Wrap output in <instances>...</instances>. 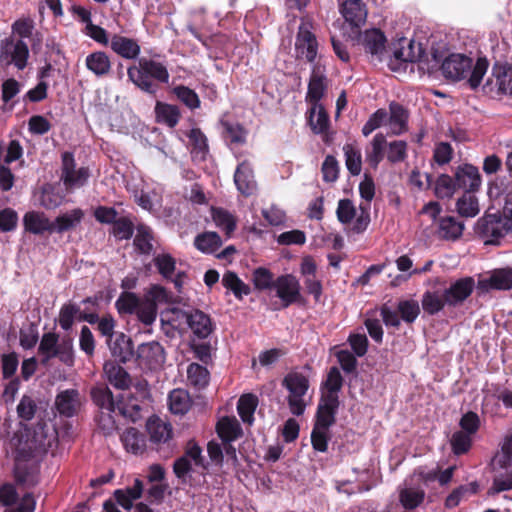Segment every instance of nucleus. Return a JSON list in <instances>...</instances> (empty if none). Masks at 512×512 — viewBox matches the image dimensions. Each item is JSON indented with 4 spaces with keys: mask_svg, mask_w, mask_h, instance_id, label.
<instances>
[{
    "mask_svg": "<svg viewBox=\"0 0 512 512\" xmlns=\"http://www.w3.org/2000/svg\"><path fill=\"white\" fill-rule=\"evenodd\" d=\"M487 69L488 61L485 58H479L473 66L472 59L463 54H451L441 65L447 79L459 81L469 76L468 83L473 89L480 85Z\"/></svg>",
    "mask_w": 512,
    "mask_h": 512,
    "instance_id": "f257e3e1",
    "label": "nucleus"
},
{
    "mask_svg": "<svg viewBox=\"0 0 512 512\" xmlns=\"http://www.w3.org/2000/svg\"><path fill=\"white\" fill-rule=\"evenodd\" d=\"M187 326L199 338H206L212 332V323L209 316L200 310L190 312Z\"/></svg>",
    "mask_w": 512,
    "mask_h": 512,
    "instance_id": "c756f323",
    "label": "nucleus"
},
{
    "mask_svg": "<svg viewBox=\"0 0 512 512\" xmlns=\"http://www.w3.org/2000/svg\"><path fill=\"white\" fill-rule=\"evenodd\" d=\"M127 75L139 89L149 94H155L157 91V86L151 79L168 83L170 77L168 69L163 63L146 58L140 59L138 66L129 67Z\"/></svg>",
    "mask_w": 512,
    "mask_h": 512,
    "instance_id": "7ed1b4c3",
    "label": "nucleus"
},
{
    "mask_svg": "<svg viewBox=\"0 0 512 512\" xmlns=\"http://www.w3.org/2000/svg\"><path fill=\"white\" fill-rule=\"evenodd\" d=\"M193 465H202L201 449L194 442H189L185 454L174 463V473L179 479L186 482Z\"/></svg>",
    "mask_w": 512,
    "mask_h": 512,
    "instance_id": "f8f14e48",
    "label": "nucleus"
},
{
    "mask_svg": "<svg viewBox=\"0 0 512 512\" xmlns=\"http://www.w3.org/2000/svg\"><path fill=\"white\" fill-rule=\"evenodd\" d=\"M282 385L288 391L287 401L291 413L296 416L302 415L308 405V378L300 372L292 371L283 378Z\"/></svg>",
    "mask_w": 512,
    "mask_h": 512,
    "instance_id": "39448f33",
    "label": "nucleus"
},
{
    "mask_svg": "<svg viewBox=\"0 0 512 512\" xmlns=\"http://www.w3.org/2000/svg\"><path fill=\"white\" fill-rule=\"evenodd\" d=\"M84 212L80 208H75L69 212L59 215L55 221L54 232L63 233L75 228L83 219Z\"/></svg>",
    "mask_w": 512,
    "mask_h": 512,
    "instance_id": "c9c22d12",
    "label": "nucleus"
},
{
    "mask_svg": "<svg viewBox=\"0 0 512 512\" xmlns=\"http://www.w3.org/2000/svg\"><path fill=\"white\" fill-rule=\"evenodd\" d=\"M339 407V400L320 398L315 426L322 428H330L335 423V414Z\"/></svg>",
    "mask_w": 512,
    "mask_h": 512,
    "instance_id": "aec40b11",
    "label": "nucleus"
},
{
    "mask_svg": "<svg viewBox=\"0 0 512 512\" xmlns=\"http://www.w3.org/2000/svg\"><path fill=\"white\" fill-rule=\"evenodd\" d=\"M111 49L125 59H136L141 51L136 40L121 35H114L110 41Z\"/></svg>",
    "mask_w": 512,
    "mask_h": 512,
    "instance_id": "412c9836",
    "label": "nucleus"
},
{
    "mask_svg": "<svg viewBox=\"0 0 512 512\" xmlns=\"http://www.w3.org/2000/svg\"><path fill=\"white\" fill-rule=\"evenodd\" d=\"M84 402V397L76 389H66L57 394L55 406L57 411L66 417H72L79 413Z\"/></svg>",
    "mask_w": 512,
    "mask_h": 512,
    "instance_id": "ddd939ff",
    "label": "nucleus"
},
{
    "mask_svg": "<svg viewBox=\"0 0 512 512\" xmlns=\"http://www.w3.org/2000/svg\"><path fill=\"white\" fill-rule=\"evenodd\" d=\"M23 225L27 232L35 235L54 232L52 221L43 212L39 211H28L25 213Z\"/></svg>",
    "mask_w": 512,
    "mask_h": 512,
    "instance_id": "dca6fc26",
    "label": "nucleus"
},
{
    "mask_svg": "<svg viewBox=\"0 0 512 512\" xmlns=\"http://www.w3.org/2000/svg\"><path fill=\"white\" fill-rule=\"evenodd\" d=\"M401 48L394 51V56L397 60L403 62H416L420 61L423 55V50L419 43L413 40L403 39L400 42Z\"/></svg>",
    "mask_w": 512,
    "mask_h": 512,
    "instance_id": "72a5a7b5",
    "label": "nucleus"
},
{
    "mask_svg": "<svg viewBox=\"0 0 512 512\" xmlns=\"http://www.w3.org/2000/svg\"><path fill=\"white\" fill-rule=\"evenodd\" d=\"M216 430L224 443L232 442L242 434L241 426L235 417H222L219 419Z\"/></svg>",
    "mask_w": 512,
    "mask_h": 512,
    "instance_id": "c85d7f7f",
    "label": "nucleus"
},
{
    "mask_svg": "<svg viewBox=\"0 0 512 512\" xmlns=\"http://www.w3.org/2000/svg\"><path fill=\"white\" fill-rule=\"evenodd\" d=\"M387 145L385 136L377 133L370 142V148L366 151V161L373 168H376L384 158V151Z\"/></svg>",
    "mask_w": 512,
    "mask_h": 512,
    "instance_id": "e433bc0d",
    "label": "nucleus"
},
{
    "mask_svg": "<svg viewBox=\"0 0 512 512\" xmlns=\"http://www.w3.org/2000/svg\"><path fill=\"white\" fill-rule=\"evenodd\" d=\"M258 399L252 394L242 395L238 401L237 410L244 423L252 424Z\"/></svg>",
    "mask_w": 512,
    "mask_h": 512,
    "instance_id": "a18cd8bd",
    "label": "nucleus"
},
{
    "mask_svg": "<svg viewBox=\"0 0 512 512\" xmlns=\"http://www.w3.org/2000/svg\"><path fill=\"white\" fill-rule=\"evenodd\" d=\"M222 285L230 290L237 299L250 294V287L245 284L236 273L227 271L222 277Z\"/></svg>",
    "mask_w": 512,
    "mask_h": 512,
    "instance_id": "a19ab883",
    "label": "nucleus"
},
{
    "mask_svg": "<svg viewBox=\"0 0 512 512\" xmlns=\"http://www.w3.org/2000/svg\"><path fill=\"white\" fill-rule=\"evenodd\" d=\"M511 229L510 219L498 213L485 214L476 224V232L485 239V243H495Z\"/></svg>",
    "mask_w": 512,
    "mask_h": 512,
    "instance_id": "423d86ee",
    "label": "nucleus"
},
{
    "mask_svg": "<svg viewBox=\"0 0 512 512\" xmlns=\"http://www.w3.org/2000/svg\"><path fill=\"white\" fill-rule=\"evenodd\" d=\"M296 57L313 62L318 52V42L315 35L310 31L307 23H302L299 27L295 41Z\"/></svg>",
    "mask_w": 512,
    "mask_h": 512,
    "instance_id": "9d476101",
    "label": "nucleus"
},
{
    "mask_svg": "<svg viewBox=\"0 0 512 512\" xmlns=\"http://www.w3.org/2000/svg\"><path fill=\"white\" fill-rule=\"evenodd\" d=\"M457 210L461 216L475 217L480 211L477 198L470 193H465L457 201Z\"/></svg>",
    "mask_w": 512,
    "mask_h": 512,
    "instance_id": "603ef678",
    "label": "nucleus"
},
{
    "mask_svg": "<svg viewBox=\"0 0 512 512\" xmlns=\"http://www.w3.org/2000/svg\"><path fill=\"white\" fill-rule=\"evenodd\" d=\"M457 188L467 192L475 191L481 185V176L478 169L470 164L459 167L455 173Z\"/></svg>",
    "mask_w": 512,
    "mask_h": 512,
    "instance_id": "a211bd4d",
    "label": "nucleus"
},
{
    "mask_svg": "<svg viewBox=\"0 0 512 512\" xmlns=\"http://www.w3.org/2000/svg\"><path fill=\"white\" fill-rule=\"evenodd\" d=\"M147 430L153 443H166L172 438L173 430L170 423L157 417H151L147 421Z\"/></svg>",
    "mask_w": 512,
    "mask_h": 512,
    "instance_id": "b1692460",
    "label": "nucleus"
},
{
    "mask_svg": "<svg viewBox=\"0 0 512 512\" xmlns=\"http://www.w3.org/2000/svg\"><path fill=\"white\" fill-rule=\"evenodd\" d=\"M190 404L189 394L183 389H174L168 396V406L173 414H185Z\"/></svg>",
    "mask_w": 512,
    "mask_h": 512,
    "instance_id": "ea45409f",
    "label": "nucleus"
},
{
    "mask_svg": "<svg viewBox=\"0 0 512 512\" xmlns=\"http://www.w3.org/2000/svg\"><path fill=\"white\" fill-rule=\"evenodd\" d=\"M277 296L284 306H288L300 298V284L295 276L286 274L278 277L274 282Z\"/></svg>",
    "mask_w": 512,
    "mask_h": 512,
    "instance_id": "4468645a",
    "label": "nucleus"
},
{
    "mask_svg": "<svg viewBox=\"0 0 512 512\" xmlns=\"http://www.w3.org/2000/svg\"><path fill=\"white\" fill-rule=\"evenodd\" d=\"M362 43L366 52H369L371 55L381 56L385 51L386 38L380 30L372 29L363 34Z\"/></svg>",
    "mask_w": 512,
    "mask_h": 512,
    "instance_id": "473e14b6",
    "label": "nucleus"
},
{
    "mask_svg": "<svg viewBox=\"0 0 512 512\" xmlns=\"http://www.w3.org/2000/svg\"><path fill=\"white\" fill-rule=\"evenodd\" d=\"M342 385L343 378L339 369L337 367H332L328 372L326 381L323 383L321 397L327 399L328 397H331L333 400H339L338 394Z\"/></svg>",
    "mask_w": 512,
    "mask_h": 512,
    "instance_id": "f704fd0d",
    "label": "nucleus"
},
{
    "mask_svg": "<svg viewBox=\"0 0 512 512\" xmlns=\"http://www.w3.org/2000/svg\"><path fill=\"white\" fill-rule=\"evenodd\" d=\"M386 122L387 112L384 109H378L369 117L368 121L364 124L362 128L363 135H370L377 128L386 125Z\"/></svg>",
    "mask_w": 512,
    "mask_h": 512,
    "instance_id": "0e129e2a",
    "label": "nucleus"
},
{
    "mask_svg": "<svg viewBox=\"0 0 512 512\" xmlns=\"http://www.w3.org/2000/svg\"><path fill=\"white\" fill-rule=\"evenodd\" d=\"M194 245L203 253H213L220 248L222 241L216 232H205L195 238Z\"/></svg>",
    "mask_w": 512,
    "mask_h": 512,
    "instance_id": "de8ad7c7",
    "label": "nucleus"
},
{
    "mask_svg": "<svg viewBox=\"0 0 512 512\" xmlns=\"http://www.w3.org/2000/svg\"><path fill=\"white\" fill-rule=\"evenodd\" d=\"M138 357L151 369L162 366L165 362V352L158 342L144 343L138 347Z\"/></svg>",
    "mask_w": 512,
    "mask_h": 512,
    "instance_id": "f3484780",
    "label": "nucleus"
},
{
    "mask_svg": "<svg viewBox=\"0 0 512 512\" xmlns=\"http://www.w3.org/2000/svg\"><path fill=\"white\" fill-rule=\"evenodd\" d=\"M456 188V178L453 180L448 175H441L436 181L435 193L440 198H449L454 194Z\"/></svg>",
    "mask_w": 512,
    "mask_h": 512,
    "instance_id": "e2e57ef3",
    "label": "nucleus"
},
{
    "mask_svg": "<svg viewBox=\"0 0 512 512\" xmlns=\"http://www.w3.org/2000/svg\"><path fill=\"white\" fill-rule=\"evenodd\" d=\"M134 314L143 324L151 325L156 320L157 308L149 300L142 298Z\"/></svg>",
    "mask_w": 512,
    "mask_h": 512,
    "instance_id": "864d4df0",
    "label": "nucleus"
},
{
    "mask_svg": "<svg viewBox=\"0 0 512 512\" xmlns=\"http://www.w3.org/2000/svg\"><path fill=\"white\" fill-rule=\"evenodd\" d=\"M386 126L392 135H400L408 129V112L398 103L389 105Z\"/></svg>",
    "mask_w": 512,
    "mask_h": 512,
    "instance_id": "6ab92c4d",
    "label": "nucleus"
},
{
    "mask_svg": "<svg viewBox=\"0 0 512 512\" xmlns=\"http://www.w3.org/2000/svg\"><path fill=\"white\" fill-rule=\"evenodd\" d=\"M187 379L190 385L202 389L209 382V372L205 367L197 363H191L187 368Z\"/></svg>",
    "mask_w": 512,
    "mask_h": 512,
    "instance_id": "09e8293b",
    "label": "nucleus"
},
{
    "mask_svg": "<svg viewBox=\"0 0 512 512\" xmlns=\"http://www.w3.org/2000/svg\"><path fill=\"white\" fill-rule=\"evenodd\" d=\"M189 314L180 308L166 309L161 314L163 324H169L172 328L183 329L188 322Z\"/></svg>",
    "mask_w": 512,
    "mask_h": 512,
    "instance_id": "49530a36",
    "label": "nucleus"
},
{
    "mask_svg": "<svg viewBox=\"0 0 512 512\" xmlns=\"http://www.w3.org/2000/svg\"><path fill=\"white\" fill-rule=\"evenodd\" d=\"M85 66L95 76L104 77L111 71L112 64L105 52L95 51L87 55Z\"/></svg>",
    "mask_w": 512,
    "mask_h": 512,
    "instance_id": "393cba45",
    "label": "nucleus"
},
{
    "mask_svg": "<svg viewBox=\"0 0 512 512\" xmlns=\"http://www.w3.org/2000/svg\"><path fill=\"white\" fill-rule=\"evenodd\" d=\"M463 229L462 222L452 216H447L440 220L438 233L444 239L455 240L462 235Z\"/></svg>",
    "mask_w": 512,
    "mask_h": 512,
    "instance_id": "58836bf2",
    "label": "nucleus"
},
{
    "mask_svg": "<svg viewBox=\"0 0 512 512\" xmlns=\"http://www.w3.org/2000/svg\"><path fill=\"white\" fill-rule=\"evenodd\" d=\"M337 218L343 224L353 223V231L361 233L370 223L369 204H360L357 211L353 202L349 199H341L338 202Z\"/></svg>",
    "mask_w": 512,
    "mask_h": 512,
    "instance_id": "0eeeda50",
    "label": "nucleus"
},
{
    "mask_svg": "<svg viewBox=\"0 0 512 512\" xmlns=\"http://www.w3.org/2000/svg\"><path fill=\"white\" fill-rule=\"evenodd\" d=\"M141 298L132 292H123L115 305L120 314H134Z\"/></svg>",
    "mask_w": 512,
    "mask_h": 512,
    "instance_id": "5fc2aeb1",
    "label": "nucleus"
},
{
    "mask_svg": "<svg viewBox=\"0 0 512 512\" xmlns=\"http://www.w3.org/2000/svg\"><path fill=\"white\" fill-rule=\"evenodd\" d=\"M29 49L23 40L5 38L0 42V65L8 67L14 65L23 70L27 65Z\"/></svg>",
    "mask_w": 512,
    "mask_h": 512,
    "instance_id": "6e6552de",
    "label": "nucleus"
},
{
    "mask_svg": "<svg viewBox=\"0 0 512 512\" xmlns=\"http://www.w3.org/2000/svg\"><path fill=\"white\" fill-rule=\"evenodd\" d=\"M38 353L42 356V363L47 364L52 358H58L61 362L71 366L73 364V342L64 337L61 340L56 333H44L38 347Z\"/></svg>",
    "mask_w": 512,
    "mask_h": 512,
    "instance_id": "20e7f679",
    "label": "nucleus"
},
{
    "mask_svg": "<svg viewBox=\"0 0 512 512\" xmlns=\"http://www.w3.org/2000/svg\"><path fill=\"white\" fill-rule=\"evenodd\" d=\"M343 152L348 171L354 176L359 175L362 170L361 149L355 144L347 143L343 146Z\"/></svg>",
    "mask_w": 512,
    "mask_h": 512,
    "instance_id": "4c0bfd02",
    "label": "nucleus"
},
{
    "mask_svg": "<svg viewBox=\"0 0 512 512\" xmlns=\"http://www.w3.org/2000/svg\"><path fill=\"white\" fill-rule=\"evenodd\" d=\"M309 124L314 133L320 134L328 130L329 117L321 104L312 105Z\"/></svg>",
    "mask_w": 512,
    "mask_h": 512,
    "instance_id": "37998d69",
    "label": "nucleus"
},
{
    "mask_svg": "<svg viewBox=\"0 0 512 512\" xmlns=\"http://www.w3.org/2000/svg\"><path fill=\"white\" fill-rule=\"evenodd\" d=\"M14 473L17 483L23 486H33L38 481L37 466L35 464H30L20 458L16 460Z\"/></svg>",
    "mask_w": 512,
    "mask_h": 512,
    "instance_id": "cd10ccee",
    "label": "nucleus"
},
{
    "mask_svg": "<svg viewBox=\"0 0 512 512\" xmlns=\"http://www.w3.org/2000/svg\"><path fill=\"white\" fill-rule=\"evenodd\" d=\"M177 98L190 109H196L200 106V99L192 89L180 85L173 89Z\"/></svg>",
    "mask_w": 512,
    "mask_h": 512,
    "instance_id": "052dcab7",
    "label": "nucleus"
},
{
    "mask_svg": "<svg viewBox=\"0 0 512 512\" xmlns=\"http://www.w3.org/2000/svg\"><path fill=\"white\" fill-rule=\"evenodd\" d=\"M104 373L109 383L115 388L125 390L130 387L131 378L129 374L117 363L107 361L104 364Z\"/></svg>",
    "mask_w": 512,
    "mask_h": 512,
    "instance_id": "a878e982",
    "label": "nucleus"
},
{
    "mask_svg": "<svg viewBox=\"0 0 512 512\" xmlns=\"http://www.w3.org/2000/svg\"><path fill=\"white\" fill-rule=\"evenodd\" d=\"M477 288L482 291H489L491 289L509 290L512 288V269H497L482 276L478 280Z\"/></svg>",
    "mask_w": 512,
    "mask_h": 512,
    "instance_id": "2eb2a0df",
    "label": "nucleus"
},
{
    "mask_svg": "<svg viewBox=\"0 0 512 512\" xmlns=\"http://www.w3.org/2000/svg\"><path fill=\"white\" fill-rule=\"evenodd\" d=\"M107 344L112 355L121 362H126L132 356L131 339L122 332L116 333L107 339Z\"/></svg>",
    "mask_w": 512,
    "mask_h": 512,
    "instance_id": "5701e85b",
    "label": "nucleus"
},
{
    "mask_svg": "<svg viewBox=\"0 0 512 512\" xmlns=\"http://www.w3.org/2000/svg\"><path fill=\"white\" fill-rule=\"evenodd\" d=\"M80 314V308L75 304H65L59 312L58 322L62 329L69 330L74 324L75 318Z\"/></svg>",
    "mask_w": 512,
    "mask_h": 512,
    "instance_id": "6e6d98bb",
    "label": "nucleus"
},
{
    "mask_svg": "<svg viewBox=\"0 0 512 512\" xmlns=\"http://www.w3.org/2000/svg\"><path fill=\"white\" fill-rule=\"evenodd\" d=\"M211 217L215 225L230 236L236 229L235 217L223 208H212Z\"/></svg>",
    "mask_w": 512,
    "mask_h": 512,
    "instance_id": "c03bdc74",
    "label": "nucleus"
},
{
    "mask_svg": "<svg viewBox=\"0 0 512 512\" xmlns=\"http://www.w3.org/2000/svg\"><path fill=\"white\" fill-rule=\"evenodd\" d=\"M152 240L153 236L151 229L148 226L139 225L134 238V245L136 249L142 254H150L153 250Z\"/></svg>",
    "mask_w": 512,
    "mask_h": 512,
    "instance_id": "3c124183",
    "label": "nucleus"
},
{
    "mask_svg": "<svg viewBox=\"0 0 512 512\" xmlns=\"http://www.w3.org/2000/svg\"><path fill=\"white\" fill-rule=\"evenodd\" d=\"M91 396L94 403L101 409L107 412H113L115 403L112 392L108 387L98 386L92 389Z\"/></svg>",
    "mask_w": 512,
    "mask_h": 512,
    "instance_id": "8fccbe9b",
    "label": "nucleus"
},
{
    "mask_svg": "<svg viewBox=\"0 0 512 512\" xmlns=\"http://www.w3.org/2000/svg\"><path fill=\"white\" fill-rule=\"evenodd\" d=\"M62 176L61 179L68 189L79 188L85 184L89 177L87 168L81 167L75 169L74 158L72 154L65 153L62 157Z\"/></svg>",
    "mask_w": 512,
    "mask_h": 512,
    "instance_id": "9b49d317",
    "label": "nucleus"
},
{
    "mask_svg": "<svg viewBox=\"0 0 512 512\" xmlns=\"http://www.w3.org/2000/svg\"><path fill=\"white\" fill-rule=\"evenodd\" d=\"M325 76L319 68H315L312 72L307 92V100L312 105L320 104L319 101L324 96L326 90Z\"/></svg>",
    "mask_w": 512,
    "mask_h": 512,
    "instance_id": "2f4dec72",
    "label": "nucleus"
},
{
    "mask_svg": "<svg viewBox=\"0 0 512 512\" xmlns=\"http://www.w3.org/2000/svg\"><path fill=\"white\" fill-rule=\"evenodd\" d=\"M341 13L350 24L359 26L367 17V10L360 0H346L342 4Z\"/></svg>",
    "mask_w": 512,
    "mask_h": 512,
    "instance_id": "bb28decb",
    "label": "nucleus"
},
{
    "mask_svg": "<svg viewBox=\"0 0 512 512\" xmlns=\"http://www.w3.org/2000/svg\"><path fill=\"white\" fill-rule=\"evenodd\" d=\"M234 182L237 189L244 195H251L256 189L253 170L247 161L240 163L234 175Z\"/></svg>",
    "mask_w": 512,
    "mask_h": 512,
    "instance_id": "4be33fe9",
    "label": "nucleus"
},
{
    "mask_svg": "<svg viewBox=\"0 0 512 512\" xmlns=\"http://www.w3.org/2000/svg\"><path fill=\"white\" fill-rule=\"evenodd\" d=\"M451 446L455 454L467 452L471 446L470 434L464 431H457L452 435Z\"/></svg>",
    "mask_w": 512,
    "mask_h": 512,
    "instance_id": "69168bd1",
    "label": "nucleus"
},
{
    "mask_svg": "<svg viewBox=\"0 0 512 512\" xmlns=\"http://www.w3.org/2000/svg\"><path fill=\"white\" fill-rule=\"evenodd\" d=\"M23 149L17 140L10 141L7 147L0 146V187L7 191L13 186V175L8 165L21 158Z\"/></svg>",
    "mask_w": 512,
    "mask_h": 512,
    "instance_id": "1a4fd4ad",
    "label": "nucleus"
},
{
    "mask_svg": "<svg viewBox=\"0 0 512 512\" xmlns=\"http://www.w3.org/2000/svg\"><path fill=\"white\" fill-rule=\"evenodd\" d=\"M398 311L400 312L401 317L404 321L413 322L417 318L420 312V308L416 301L405 300L399 302Z\"/></svg>",
    "mask_w": 512,
    "mask_h": 512,
    "instance_id": "774afa93",
    "label": "nucleus"
},
{
    "mask_svg": "<svg viewBox=\"0 0 512 512\" xmlns=\"http://www.w3.org/2000/svg\"><path fill=\"white\" fill-rule=\"evenodd\" d=\"M424 491L404 488L400 491V502L406 509L416 508L424 499Z\"/></svg>",
    "mask_w": 512,
    "mask_h": 512,
    "instance_id": "13d9d810",
    "label": "nucleus"
},
{
    "mask_svg": "<svg viewBox=\"0 0 512 512\" xmlns=\"http://www.w3.org/2000/svg\"><path fill=\"white\" fill-rule=\"evenodd\" d=\"M192 153L203 158L208 150L207 139L200 129H191L188 134Z\"/></svg>",
    "mask_w": 512,
    "mask_h": 512,
    "instance_id": "4d7b16f0",
    "label": "nucleus"
},
{
    "mask_svg": "<svg viewBox=\"0 0 512 512\" xmlns=\"http://www.w3.org/2000/svg\"><path fill=\"white\" fill-rule=\"evenodd\" d=\"M126 451L135 455L142 454L146 449V440L136 428H128L121 435Z\"/></svg>",
    "mask_w": 512,
    "mask_h": 512,
    "instance_id": "7c9ffc66",
    "label": "nucleus"
},
{
    "mask_svg": "<svg viewBox=\"0 0 512 512\" xmlns=\"http://www.w3.org/2000/svg\"><path fill=\"white\" fill-rule=\"evenodd\" d=\"M407 156V144L402 140L389 143L387 151V159L396 163L403 161Z\"/></svg>",
    "mask_w": 512,
    "mask_h": 512,
    "instance_id": "338daca9",
    "label": "nucleus"
},
{
    "mask_svg": "<svg viewBox=\"0 0 512 512\" xmlns=\"http://www.w3.org/2000/svg\"><path fill=\"white\" fill-rule=\"evenodd\" d=\"M330 439V432L328 428L315 426L311 433L312 446L316 451L326 452L328 448V441Z\"/></svg>",
    "mask_w": 512,
    "mask_h": 512,
    "instance_id": "680f3d73",
    "label": "nucleus"
},
{
    "mask_svg": "<svg viewBox=\"0 0 512 512\" xmlns=\"http://www.w3.org/2000/svg\"><path fill=\"white\" fill-rule=\"evenodd\" d=\"M474 282L471 278L460 279L443 291L426 292L423 295L422 307L428 314H436L445 305H456L463 302L472 292Z\"/></svg>",
    "mask_w": 512,
    "mask_h": 512,
    "instance_id": "f03ea898",
    "label": "nucleus"
},
{
    "mask_svg": "<svg viewBox=\"0 0 512 512\" xmlns=\"http://www.w3.org/2000/svg\"><path fill=\"white\" fill-rule=\"evenodd\" d=\"M252 281L256 289L267 290L274 286L273 274L266 268L259 267L253 271Z\"/></svg>",
    "mask_w": 512,
    "mask_h": 512,
    "instance_id": "bf43d9fd",
    "label": "nucleus"
},
{
    "mask_svg": "<svg viewBox=\"0 0 512 512\" xmlns=\"http://www.w3.org/2000/svg\"><path fill=\"white\" fill-rule=\"evenodd\" d=\"M155 114L159 123H164L169 127H174L180 118V112L176 106L162 102H157Z\"/></svg>",
    "mask_w": 512,
    "mask_h": 512,
    "instance_id": "79ce46f5",
    "label": "nucleus"
}]
</instances>
